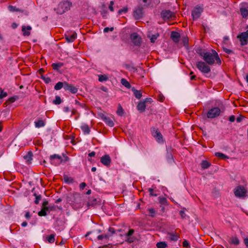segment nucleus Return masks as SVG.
<instances>
[{"mask_svg":"<svg viewBox=\"0 0 248 248\" xmlns=\"http://www.w3.org/2000/svg\"><path fill=\"white\" fill-rule=\"evenodd\" d=\"M204 55L202 59L204 62L209 65H213L215 63V61L216 63L220 65L222 63L221 60L220 59L218 53L214 49H211V51L206 52Z\"/></svg>","mask_w":248,"mask_h":248,"instance_id":"nucleus-1","label":"nucleus"},{"mask_svg":"<svg viewBox=\"0 0 248 248\" xmlns=\"http://www.w3.org/2000/svg\"><path fill=\"white\" fill-rule=\"evenodd\" d=\"M66 200L68 203L79 204L82 201L80 194L77 192L70 193L66 195Z\"/></svg>","mask_w":248,"mask_h":248,"instance_id":"nucleus-2","label":"nucleus"},{"mask_svg":"<svg viewBox=\"0 0 248 248\" xmlns=\"http://www.w3.org/2000/svg\"><path fill=\"white\" fill-rule=\"evenodd\" d=\"M72 5V3L69 1H63L59 3L57 8L54 10L58 14L62 15L65 12L70 10V7Z\"/></svg>","mask_w":248,"mask_h":248,"instance_id":"nucleus-3","label":"nucleus"},{"mask_svg":"<svg viewBox=\"0 0 248 248\" xmlns=\"http://www.w3.org/2000/svg\"><path fill=\"white\" fill-rule=\"evenodd\" d=\"M196 67L202 73L207 74L211 71L210 67L205 62L202 61L198 62Z\"/></svg>","mask_w":248,"mask_h":248,"instance_id":"nucleus-4","label":"nucleus"},{"mask_svg":"<svg viewBox=\"0 0 248 248\" xmlns=\"http://www.w3.org/2000/svg\"><path fill=\"white\" fill-rule=\"evenodd\" d=\"M221 112L220 109L218 107L213 108L210 109L207 113V117L208 118L213 119L218 116Z\"/></svg>","mask_w":248,"mask_h":248,"instance_id":"nucleus-5","label":"nucleus"},{"mask_svg":"<svg viewBox=\"0 0 248 248\" xmlns=\"http://www.w3.org/2000/svg\"><path fill=\"white\" fill-rule=\"evenodd\" d=\"M130 39L135 46H140L141 45L142 39L137 32L131 34Z\"/></svg>","mask_w":248,"mask_h":248,"instance_id":"nucleus-6","label":"nucleus"},{"mask_svg":"<svg viewBox=\"0 0 248 248\" xmlns=\"http://www.w3.org/2000/svg\"><path fill=\"white\" fill-rule=\"evenodd\" d=\"M247 192L243 186H239L234 189V193L236 197L241 198L246 197Z\"/></svg>","mask_w":248,"mask_h":248,"instance_id":"nucleus-7","label":"nucleus"},{"mask_svg":"<svg viewBox=\"0 0 248 248\" xmlns=\"http://www.w3.org/2000/svg\"><path fill=\"white\" fill-rule=\"evenodd\" d=\"M247 31L242 32L237 36L239 38L242 46H245L248 43V25L247 26Z\"/></svg>","mask_w":248,"mask_h":248,"instance_id":"nucleus-8","label":"nucleus"},{"mask_svg":"<svg viewBox=\"0 0 248 248\" xmlns=\"http://www.w3.org/2000/svg\"><path fill=\"white\" fill-rule=\"evenodd\" d=\"M203 11L202 6L197 5L192 11V16L193 20H196L199 18Z\"/></svg>","mask_w":248,"mask_h":248,"instance_id":"nucleus-9","label":"nucleus"},{"mask_svg":"<svg viewBox=\"0 0 248 248\" xmlns=\"http://www.w3.org/2000/svg\"><path fill=\"white\" fill-rule=\"evenodd\" d=\"M144 7L139 5L138 7L134 10L133 16L136 20L141 19L143 16Z\"/></svg>","mask_w":248,"mask_h":248,"instance_id":"nucleus-10","label":"nucleus"},{"mask_svg":"<svg viewBox=\"0 0 248 248\" xmlns=\"http://www.w3.org/2000/svg\"><path fill=\"white\" fill-rule=\"evenodd\" d=\"M160 15L161 17L164 20H169L174 16V13L169 10H162Z\"/></svg>","mask_w":248,"mask_h":248,"instance_id":"nucleus-11","label":"nucleus"},{"mask_svg":"<svg viewBox=\"0 0 248 248\" xmlns=\"http://www.w3.org/2000/svg\"><path fill=\"white\" fill-rule=\"evenodd\" d=\"M151 131L153 136L156 139V140L158 142H160L163 141L162 135L161 133L159 131H158L157 128L153 127L151 128Z\"/></svg>","mask_w":248,"mask_h":248,"instance_id":"nucleus-12","label":"nucleus"},{"mask_svg":"<svg viewBox=\"0 0 248 248\" xmlns=\"http://www.w3.org/2000/svg\"><path fill=\"white\" fill-rule=\"evenodd\" d=\"M65 38L68 43H72L77 38V33L75 31H68L65 34Z\"/></svg>","mask_w":248,"mask_h":248,"instance_id":"nucleus-13","label":"nucleus"},{"mask_svg":"<svg viewBox=\"0 0 248 248\" xmlns=\"http://www.w3.org/2000/svg\"><path fill=\"white\" fill-rule=\"evenodd\" d=\"M62 156L59 155L54 154L51 155L49 157L50 160L51 161V164L55 165H59L61 163Z\"/></svg>","mask_w":248,"mask_h":248,"instance_id":"nucleus-14","label":"nucleus"},{"mask_svg":"<svg viewBox=\"0 0 248 248\" xmlns=\"http://www.w3.org/2000/svg\"><path fill=\"white\" fill-rule=\"evenodd\" d=\"M64 89L65 91H69L72 93H76L78 91V88L72 84H69L68 82H64Z\"/></svg>","mask_w":248,"mask_h":248,"instance_id":"nucleus-15","label":"nucleus"},{"mask_svg":"<svg viewBox=\"0 0 248 248\" xmlns=\"http://www.w3.org/2000/svg\"><path fill=\"white\" fill-rule=\"evenodd\" d=\"M100 162L106 167H109L111 163V159L108 155H105L100 158Z\"/></svg>","mask_w":248,"mask_h":248,"instance_id":"nucleus-16","label":"nucleus"},{"mask_svg":"<svg viewBox=\"0 0 248 248\" xmlns=\"http://www.w3.org/2000/svg\"><path fill=\"white\" fill-rule=\"evenodd\" d=\"M181 37L180 34L175 31H172L171 32L170 38L175 43H178L180 41Z\"/></svg>","mask_w":248,"mask_h":248,"instance_id":"nucleus-17","label":"nucleus"},{"mask_svg":"<svg viewBox=\"0 0 248 248\" xmlns=\"http://www.w3.org/2000/svg\"><path fill=\"white\" fill-rule=\"evenodd\" d=\"M102 120L110 127H113L114 125L113 122L108 117L103 115L101 117Z\"/></svg>","mask_w":248,"mask_h":248,"instance_id":"nucleus-18","label":"nucleus"},{"mask_svg":"<svg viewBox=\"0 0 248 248\" xmlns=\"http://www.w3.org/2000/svg\"><path fill=\"white\" fill-rule=\"evenodd\" d=\"M32 28L30 26H22V31L23 32V35L24 36H29L31 34L30 31L31 30Z\"/></svg>","mask_w":248,"mask_h":248,"instance_id":"nucleus-19","label":"nucleus"},{"mask_svg":"<svg viewBox=\"0 0 248 248\" xmlns=\"http://www.w3.org/2000/svg\"><path fill=\"white\" fill-rule=\"evenodd\" d=\"M131 90L133 92L134 95L136 98L138 99L141 98L142 96V93L140 90H137L135 87H132Z\"/></svg>","mask_w":248,"mask_h":248,"instance_id":"nucleus-20","label":"nucleus"},{"mask_svg":"<svg viewBox=\"0 0 248 248\" xmlns=\"http://www.w3.org/2000/svg\"><path fill=\"white\" fill-rule=\"evenodd\" d=\"M137 108L141 112L145 111L146 108L145 102H140L137 105Z\"/></svg>","mask_w":248,"mask_h":248,"instance_id":"nucleus-21","label":"nucleus"},{"mask_svg":"<svg viewBox=\"0 0 248 248\" xmlns=\"http://www.w3.org/2000/svg\"><path fill=\"white\" fill-rule=\"evenodd\" d=\"M240 11L243 18H247L248 17V10L245 7H241Z\"/></svg>","mask_w":248,"mask_h":248,"instance_id":"nucleus-22","label":"nucleus"},{"mask_svg":"<svg viewBox=\"0 0 248 248\" xmlns=\"http://www.w3.org/2000/svg\"><path fill=\"white\" fill-rule=\"evenodd\" d=\"M52 67L53 70L59 71V68L63 66V63L62 62H58V63H53L52 64Z\"/></svg>","mask_w":248,"mask_h":248,"instance_id":"nucleus-23","label":"nucleus"},{"mask_svg":"<svg viewBox=\"0 0 248 248\" xmlns=\"http://www.w3.org/2000/svg\"><path fill=\"white\" fill-rule=\"evenodd\" d=\"M80 127L85 134H89L90 133V129L88 124H84L81 126Z\"/></svg>","mask_w":248,"mask_h":248,"instance_id":"nucleus-24","label":"nucleus"},{"mask_svg":"<svg viewBox=\"0 0 248 248\" xmlns=\"http://www.w3.org/2000/svg\"><path fill=\"white\" fill-rule=\"evenodd\" d=\"M211 166V163L208 161L203 160L201 163V167L203 169H207Z\"/></svg>","mask_w":248,"mask_h":248,"instance_id":"nucleus-25","label":"nucleus"},{"mask_svg":"<svg viewBox=\"0 0 248 248\" xmlns=\"http://www.w3.org/2000/svg\"><path fill=\"white\" fill-rule=\"evenodd\" d=\"M121 84L128 89H130L131 87L130 83L125 78H122L121 80Z\"/></svg>","mask_w":248,"mask_h":248,"instance_id":"nucleus-26","label":"nucleus"},{"mask_svg":"<svg viewBox=\"0 0 248 248\" xmlns=\"http://www.w3.org/2000/svg\"><path fill=\"white\" fill-rule=\"evenodd\" d=\"M159 202L163 205H168L169 202L166 198L164 197H159L158 198Z\"/></svg>","mask_w":248,"mask_h":248,"instance_id":"nucleus-27","label":"nucleus"},{"mask_svg":"<svg viewBox=\"0 0 248 248\" xmlns=\"http://www.w3.org/2000/svg\"><path fill=\"white\" fill-rule=\"evenodd\" d=\"M33 156V153L31 151H29L28 154L24 156L25 159L27 161L30 162L32 160V157Z\"/></svg>","mask_w":248,"mask_h":248,"instance_id":"nucleus-28","label":"nucleus"},{"mask_svg":"<svg viewBox=\"0 0 248 248\" xmlns=\"http://www.w3.org/2000/svg\"><path fill=\"white\" fill-rule=\"evenodd\" d=\"M97 203V199L96 198H91L89 199L88 202V205L91 206H93L96 205Z\"/></svg>","mask_w":248,"mask_h":248,"instance_id":"nucleus-29","label":"nucleus"},{"mask_svg":"<svg viewBox=\"0 0 248 248\" xmlns=\"http://www.w3.org/2000/svg\"><path fill=\"white\" fill-rule=\"evenodd\" d=\"M135 240H138L137 238L135 236H128L127 238L125 240V241L128 244H130L135 242Z\"/></svg>","mask_w":248,"mask_h":248,"instance_id":"nucleus-30","label":"nucleus"},{"mask_svg":"<svg viewBox=\"0 0 248 248\" xmlns=\"http://www.w3.org/2000/svg\"><path fill=\"white\" fill-rule=\"evenodd\" d=\"M63 179L66 183L70 184L74 182V179L72 177H68L67 175H63Z\"/></svg>","mask_w":248,"mask_h":248,"instance_id":"nucleus-31","label":"nucleus"},{"mask_svg":"<svg viewBox=\"0 0 248 248\" xmlns=\"http://www.w3.org/2000/svg\"><path fill=\"white\" fill-rule=\"evenodd\" d=\"M117 114L119 116H123L124 114V110L120 104H119L117 110L116 112Z\"/></svg>","mask_w":248,"mask_h":248,"instance_id":"nucleus-32","label":"nucleus"},{"mask_svg":"<svg viewBox=\"0 0 248 248\" xmlns=\"http://www.w3.org/2000/svg\"><path fill=\"white\" fill-rule=\"evenodd\" d=\"M64 82H58L55 85L54 89L56 90H59L61 89L62 87L64 88Z\"/></svg>","mask_w":248,"mask_h":248,"instance_id":"nucleus-33","label":"nucleus"},{"mask_svg":"<svg viewBox=\"0 0 248 248\" xmlns=\"http://www.w3.org/2000/svg\"><path fill=\"white\" fill-rule=\"evenodd\" d=\"M45 123L42 120H39L37 122H35V125L36 127L39 128L45 126Z\"/></svg>","mask_w":248,"mask_h":248,"instance_id":"nucleus-34","label":"nucleus"},{"mask_svg":"<svg viewBox=\"0 0 248 248\" xmlns=\"http://www.w3.org/2000/svg\"><path fill=\"white\" fill-rule=\"evenodd\" d=\"M109 237V235L108 234H102L98 235L97 238L98 240H102L103 239L108 240Z\"/></svg>","mask_w":248,"mask_h":248,"instance_id":"nucleus-35","label":"nucleus"},{"mask_svg":"<svg viewBox=\"0 0 248 248\" xmlns=\"http://www.w3.org/2000/svg\"><path fill=\"white\" fill-rule=\"evenodd\" d=\"M98 80L100 82H103L108 80V77L106 75H100L98 76Z\"/></svg>","mask_w":248,"mask_h":248,"instance_id":"nucleus-36","label":"nucleus"},{"mask_svg":"<svg viewBox=\"0 0 248 248\" xmlns=\"http://www.w3.org/2000/svg\"><path fill=\"white\" fill-rule=\"evenodd\" d=\"M215 155L216 156L219 157L220 158L222 159H226L227 158H228V157L227 155H225L223 154L222 153L217 152L215 154Z\"/></svg>","mask_w":248,"mask_h":248,"instance_id":"nucleus-37","label":"nucleus"},{"mask_svg":"<svg viewBox=\"0 0 248 248\" xmlns=\"http://www.w3.org/2000/svg\"><path fill=\"white\" fill-rule=\"evenodd\" d=\"M196 52L202 57L203 58L204 55L205 54V52L202 48L201 47H198L196 49Z\"/></svg>","mask_w":248,"mask_h":248,"instance_id":"nucleus-38","label":"nucleus"},{"mask_svg":"<svg viewBox=\"0 0 248 248\" xmlns=\"http://www.w3.org/2000/svg\"><path fill=\"white\" fill-rule=\"evenodd\" d=\"M156 246L157 248H166L167 244L165 242H159L157 243Z\"/></svg>","mask_w":248,"mask_h":248,"instance_id":"nucleus-39","label":"nucleus"},{"mask_svg":"<svg viewBox=\"0 0 248 248\" xmlns=\"http://www.w3.org/2000/svg\"><path fill=\"white\" fill-rule=\"evenodd\" d=\"M158 36H159V34L158 33H157L155 34H153L151 36H148V37L150 38L151 42L152 43H154L155 42V40H156V39L157 38V37Z\"/></svg>","mask_w":248,"mask_h":248,"instance_id":"nucleus-40","label":"nucleus"},{"mask_svg":"<svg viewBox=\"0 0 248 248\" xmlns=\"http://www.w3.org/2000/svg\"><path fill=\"white\" fill-rule=\"evenodd\" d=\"M149 0H139V3L140 5L143 7H147L150 3V2H148Z\"/></svg>","mask_w":248,"mask_h":248,"instance_id":"nucleus-41","label":"nucleus"},{"mask_svg":"<svg viewBox=\"0 0 248 248\" xmlns=\"http://www.w3.org/2000/svg\"><path fill=\"white\" fill-rule=\"evenodd\" d=\"M8 9L11 12H20L21 11V9L16 8V6L10 5L8 6Z\"/></svg>","mask_w":248,"mask_h":248,"instance_id":"nucleus-42","label":"nucleus"},{"mask_svg":"<svg viewBox=\"0 0 248 248\" xmlns=\"http://www.w3.org/2000/svg\"><path fill=\"white\" fill-rule=\"evenodd\" d=\"M62 102V100L59 96L56 95L55 99L53 101V103L55 105H59Z\"/></svg>","mask_w":248,"mask_h":248,"instance_id":"nucleus-43","label":"nucleus"},{"mask_svg":"<svg viewBox=\"0 0 248 248\" xmlns=\"http://www.w3.org/2000/svg\"><path fill=\"white\" fill-rule=\"evenodd\" d=\"M167 158L168 162H172V161H173V158L171 152H167Z\"/></svg>","mask_w":248,"mask_h":248,"instance_id":"nucleus-44","label":"nucleus"},{"mask_svg":"<svg viewBox=\"0 0 248 248\" xmlns=\"http://www.w3.org/2000/svg\"><path fill=\"white\" fill-rule=\"evenodd\" d=\"M19 99V97L17 95H15L12 97H10L8 100L7 102L9 103H12L15 102L16 100H18Z\"/></svg>","mask_w":248,"mask_h":248,"instance_id":"nucleus-45","label":"nucleus"},{"mask_svg":"<svg viewBox=\"0 0 248 248\" xmlns=\"http://www.w3.org/2000/svg\"><path fill=\"white\" fill-rule=\"evenodd\" d=\"M169 234L170 235V239L171 240L176 241L178 239V236L175 233H170Z\"/></svg>","mask_w":248,"mask_h":248,"instance_id":"nucleus-46","label":"nucleus"},{"mask_svg":"<svg viewBox=\"0 0 248 248\" xmlns=\"http://www.w3.org/2000/svg\"><path fill=\"white\" fill-rule=\"evenodd\" d=\"M33 195L35 197V200L34 201V203L35 204H38L39 202V201L42 199V196L41 195H37V194L34 193Z\"/></svg>","mask_w":248,"mask_h":248,"instance_id":"nucleus-47","label":"nucleus"},{"mask_svg":"<svg viewBox=\"0 0 248 248\" xmlns=\"http://www.w3.org/2000/svg\"><path fill=\"white\" fill-rule=\"evenodd\" d=\"M231 243L235 245H238L239 244V240L237 237H232L231 239Z\"/></svg>","mask_w":248,"mask_h":248,"instance_id":"nucleus-48","label":"nucleus"},{"mask_svg":"<svg viewBox=\"0 0 248 248\" xmlns=\"http://www.w3.org/2000/svg\"><path fill=\"white\" fill-rule=\"evenodd\" d=\"M148 211L149 212V216L152 217H154L155 216V211L154 208H149Z\"/></svg>","mask_w":248,"mask_h":248,"instance_id":"nucleus-49","label":"nucleus"},{"mask_svg":"<svg viewBox=\"0 0 248 248\" xmlns=\"http://www.w3.org/2000/svg\"><path fill=\"white\" fill-rule=\"evenodd\" d=\"M47 241L50 243H52L55 241V235L54 234H50L47 237Z\"/></svg>","mask_w":248,"mask_h":248,"instance_id":"nucleus-50","label":"nucleus"},{"mask_svg":"<svg viewBox=\"0 0 248 248\" xmlns=\"http://www.w3.org/2000/svg\"><path fill=\"white\" fill-rule=\"evenodd\" d=\"M108 234H109V237L111 236L113 234L115 233V230L114 228L112 227H109L108 230Z\"/></svg>","mask_w":248,"mask_h":248,"instance_id":"nucleus-51","label":"nucleus"},{"mask_svg":"<svg viewBox=\"0 0 248 248\" xmlns=\"http://www.w3.org/2000/svg\"><path fill=\"white\" fill-rule=\"evenodd\" d=\"M127 11H128V8L127 7H124V8H123L122 9H120L118 11V13L119 15H121L123 13H127Z\"/></svg>","mask_w":248,"mask_h":248,"instance_id":"nucleus-52","label":"nucleus"},{"mask_svg":"<svg viewBox=\"0 0 248 248\" xmlns=\"http://www.w3.org/2000/svg\"><path fill=\"white\" fill-rule=\"evenodd\" d=\"M0 99H2L3 97H5L7 96L8 94L6 92H4L3 90L1 88V91H0Z\"/></svg>","mask_w":248,"mask_h":248,"instance_id":"nucleus-53","label":"nucleus"},{"mask_svg":"<svg viewBox=\"0 0 248 248\" xmlns=\"http://www.w3.org/2000/svg\"><path fill=\"white\" fill-rule=\"evenodd\" d=\"M38 215L40 217L46 216L47 215V213L46 212L45 210L42 208L41 210L38 212Z\"/></svg>","mask_w":248,"mask_h":248,"instance_id":"nucleus-54","label":"nucleus"},{"mask_svg":"<svg viewBox=\"0 0 248 248\" xmlns=\"http://www.w3.org/2000/svg\"><path fill=\"white\" fill-rule=\"evenodd\" d=\"M135 231L134 229H129L128 232L125 234L126 237L132 236L134 233Z\"/></svg>","mask_w":248,"mask_h":248,"instance_id":"nucleus-55","label":"nucleus"},{"mask_svg":"<svg viewBox=\"0 0 248 248\" xmlns=\"http://www.w3.org/2000/svg\"><path fill=\"white\" fill-rule=\"evenodd\" d=\"M41 78L43 79L46 83H49L51 82V80L49 78H46L44 76H41Z\"/></svg>","mask_w":248,"mask_h":248,"instance_id":"nucleus-56","label":"nucleus"},{"mask_svg":"<svg viewBox=\"0 0 248 248\" xmlns=\"http://www.w3.org/2000/svg\"><path fill=\"white\" fill-rule=\"evenodd\" d=\"M63 158H62L61 163H65L69 160V158L67 156L63 155Z\"/></svg>","mask_w":248,"mask_h":248,"instance_id":"nucleus-57","label":"nucleus"},{"mask_svg":"<svg viewBox=\"0 0 248 248\" xmlns=\"http://www.w3.org/2000/svg\"><path fill=\"white\" fill-rule=\"evenodd\" d=\"M223 49L224 51H225L226 53H227L228 54H231L233 53V52L232 50L228 49L226 47H223Z\"/></svg>","mask_w":248,"mask_h":248,"instance_id":"nucleus-58","label":"nucleus"},{"mask_svg":"<svg viewBox=\"0 0 248 248\" xmlns=\"http://www.w3.org/2000/svg\"><path fill=\"white\" fill-rule=\"evenodd\" d=\"M183 246L185 248L190 247V244L187 240H185L183 242Z\"/></svg>","mask_w":248,"mask_h":248,"instance_id":"nucleus-59","label":"nucleus"},{"mask_svg":"<svg viewBox=\"0 0 248 248\" xmlns=\"http://www.w3.org/2000/svg\"><path fill=\"white\" fill-rule=\"evenodd\" d=\"M183 42L184 45L185 46H188V38L187 37H184L183 38Z\"/></svg>","mask_w":248,"mask_h":248,"instance_id":"nucleus-60","label":"nucleus"},{"mask_svg":"<svg viewBox=\"0 0 248 248\" xmlns=\"http://www.w3.org/2000/svg\"><path fill=\"white\" fill-rule=\"evenodd\" d=\"M179 214L182 219H184L186 217V214L184 210H181L179 212Z\"/></svg>","mask_w":248,"mask_h":248,"instance_id":"nucleus-61","label":"nucleus"},{"mask_svg":"<svg viewBox=\"0 0 248 248\" xmlns=\"http://www.w3.org/2000/svg\"><path fill=\"white\" fill-rule=\"evenodd\" d=\"M113 30H114L113 27H111V28L106 27L104 29V32H108V31H112Z\"/></svg>","mask_w":248,"mask_h":248,"instance_id":"nucleus-62","label":"nucleus"},{"mask_svg":"<svg viewBox=\"0 0 248 248\" xmlns=\"http://www.w3.org/2000/svg\"><path fill=\"white\" fill-rule=\"evenodd\" d=\"M165 97L162 94H159L158 95V99L160 102H163Z\"/></svg>","mask_w":248,"mask_h":248,"instance_id":"nucleus-63","label":"nucleus"},{"mask_svg":"<svg viewBox=\"0 0 248 248\" xmlns=\"http://www.w3.org/2000/svg\"><path fill=\"white\" fill-rule=\"evenodd\" d=\"M112 247V245L110 244H108L107 245H105L102 246H100L98 248H111Z\"/></svg>","mask_w":248,"mask_h":248,"instance_id":"nucleus-64","label":"nucleus"}]
</instances>
